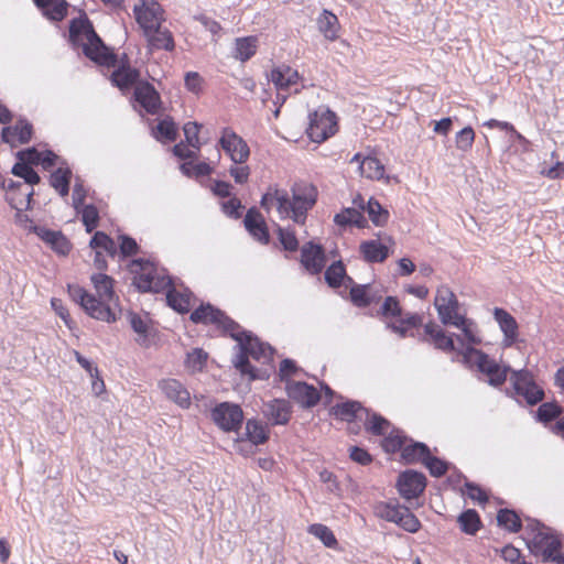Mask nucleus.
Returning <instances> with one entry per match:
<instances>
[{
  "label": "nucleus",
  "instance_id": "f257e3e1",
  "mask_svg": "<svg viewBox=\"0 0 564 564\" xmlns=\"http://www.w3.org/2000/svg\"><path fill=\"white\" fill-rule=\"evenodd\" d=\"M189 318L195 324H215L220 327L225 334H228L237 341L239 352L232 360L235 368L242 376H249L250 380L261 378L258 375V370L250 364L249 357L258 361L270 358L273 350L270 345L260 341L251 332L242 329L224 311L210 303L199 305L191 313Z\"/></svg>",
  "mask_w": 564,
  "mask_h": 564
},
{
  "label": "nucleus",
  "instance_id": "f03ea898",
  "mask_svg": "<svg viewBox=\"0 0 564 564\" xmlns=\"http://www.w3.org/2000/svg\"><path fill=\"white\" fill-rule=\"evenodd\" d=\"M292 197L285 189L274 188L262 195L260 205L267 212L272 205L276 206V210L282 219L291 218L297 225H304L307 213L316 204L317 191L308 183H295L291 187Z\"/></svg>",
  "mask_w": 564,
  "mask_h": 564
},
{
  "label": "nucleus",
  "instance_id": "7ed1b4c3",
  "mask_svg": "<svg viewBox=\"0 0 564 564\" xmlns=\"http://www.w3.org/2000/svg\"><path fill=\"white\" fill-rule=\"evenodd\" d=\"M68 42L74 50L82 48L91 62L106 67H115L117 55L104 43L85 12L73 18L68 26Z\"/></svg>",
  "mask_w": 564,
  "mask_h": 564
},
{
  "label": "nucleus",
  "instance_id": "20e7f679",
  "mask_svg": "<svg viewBox=\"0 0 564 564\" xmlns=\"http://www.w3.org/2000/svg\"><path fill=\"white\" fill-rule=\"evenodd\" d=\"M463 364L468 368H476L480 373L487 377L486 382L494 387H501L508 376H511L512 369L509 365H501L491 358L488 354L471 346H467L459 351Z\"/></svg>",
  "mask_w": 564,
  "mask_h": 564
},
{
  "label": "nucleus",
  "instance_id": "39448f33",
  "mask_svg": "<svg viewBox=\"0 0 564 564\" xmlns=\"http://www.w3.org/2000/svg\"><path fill=\"white\" fill-rule=\"evenodd\" d=\"M130 271L133 273L132 284L142 293H160L174 288L172 278L166 275L164 270L160 272L158 267L150 260L142 258L132 260Z\"/></svg>",
  "mask_w": 564,
  "mask_h": 564
},
{
  "label": "nucleus",
  "instance_id": "423d86ee",
  "mask_svg": "<svg viewBox=\"0 0 564 564\" xmlns=\"http://www.w3.org/2000/svg\"><path fill=\"white\" fill-rule=\"evenodd\" d=\"M509 380L511 388L506 389L505 393L518 404H522L523 400L527 405L534 406L544 400V389L536 383L534 375L529 369H514Z\"/></svg>",
  "mask_w": 564,
  "mask_h": 564
},
{
  "label": "nucleus",
  "instance_id": "0eeeda50",
  "mask_svg": "<svg viewBox=\"0 0 564 564\" xmlns=\"http://www.w3.org/2000/svg\"><path fill=\"white\" fill-rule=\"evenodd\" d=\"M525 531L529 535L528 549L533 555L541 556L543 562H550L562 547L561 539L554 530L539 520H530Z\"/></svg>",
  "mask_w": 564,
  "mask_h": 564
},
{
  "label": "nucleus",
  "instance_id": "6e6552de",
  "mask_svg": "<svg viewBox=\"0 0 564 564\" xmlns=\"http://www.w3.org/2000/svg\"><path fill=\"white\" fill-rule=\"evenodd\" d=\"M68 294L91 318L107 323H112L117 319L116 313L111 307L97 300L94 294L88 293L84 288L68 285Z\"/></svg>",
  "mask_w": 564,
  "mask_h": 564
},
{
  "label": "nucleus",
  "instance_id": "1a4fd4ad",
  "mask_svg": "<svg viewBox=\"0 0 564 564\" xmlns=\"http://www.w3.org/2000/svg\"><path fill=\"white\" fill-rule=\"evenodd\" d=\"M337 131V119L335 112L328 108H321L308 115L306 133L316 143L324 142Z\"/></svg>",
  "mask_w": 564,
  "mask_h": 564
},
{
  "label": "nucleus",
  "instance_id": "9d476101",
  "mask_svg": "<svg viewBox=\"0 0 564 564\" xmlns=\"http://www.w3.org/2000/svg\"><path fill=\"white\" fill-rule=\"evenodd\" d=\"M210 417L223 432L238 433L242 426L245 415L239 404L224 401L212 409Z\"/></svg>",
  "mask_w": 564,
  "mask_h": 564
},
{
  "label": "nucleus",
  "instance_id": "9b49d317",
  "mask_svg": "<svg viewBox=\"0 0 564 564\" xmlns=\"http://www.w3.org/2000/svg\"><path fill=\"white\" fill-rule=\"evenodd\" d=\"M133 13L143 34L161 26L164 21L163 9L154 0H140L138 4H134Z\"/></svg>",
  "mask_w": 564,
  "mask_h": 564
},
{
  "label": "nucleus",
  "instance_id": "f8f14e48",
  "mask_svg": "<svg viewBox=\"0 0 564 564\" xmlns=\"http://www.w3.org/2000/svg\"><path fill=\"white\" fill-rule=\"evenodd\" d=\"M235 164H243L250 155L248 143L230 128H224L218 141Z\"/></svg>",
  "mask_w": 564,
  "mask_h": 564
},
{
  "label": "nucleus",
  "instance_id": "ddd939ff",
  "mask_svg": "<svg viewBox=\"0 0 564 564\" xmlns=\"http://www.w3.org/2000/svg\"><path fill=\"white\" fill-rule=\"evenodd\" d=\"M426 487V477L423 473L413 469L402 471L397 481L400 496L406 500L417 498Z\"/></svg>",
  "mask_w": 564,
  "mask_h": 564
},
{
  "label": "nucleus",
  "instance_id": "4468645a",
  "mask_svg": "<svg viewBox=\"0 0 564 564\" xmlns=\"http://www.w3.org/2000/svg\"><path fill=\"white\" fill-rule=\"evenodd\" d=\"M285 391L290 399L304 409L315 406L321 400V394L317 389L305 381H288Z\"/></svg>",
  "mask_w": 564,
  "mask_h": 564
},
{
  "label": "nucleus",
  "instance_id": "2eb2a0df",
  "mask_svg": "<svg viewBox=\"0 0 564 564\" xmlns=\"http://www.w3.org/2000/svg\"><path fill=\"white\" fill-rule=\"evenodd\" d=\"M301 264L311 274L323 271L326 263V254L322 245L313 240L305 242L301 248Z\"/></svg>",
  "mask_w": 564,
  "mask_h": 564
},
{
  "label": "nucleus",
  "instance_id": "dca6fc26",
  "mask_svg": "<svg viewBox=\"0 0 564 564\" xmlns=\"http://www.w3.org/2000/svg\"><path fill=\"white\" fill-rule=\"evenodd\" d=\"M32 135L33 126L23 117L19 118L14 124L3 127L1 131L2 141L11 144L12 147L15 145V141L20 144L29 143Z\"/></svg>",
  "mask_w": 564,
  "mask_h": 564
},
{
  "label": "nucleus",
  "instance_id": "f3484780",
  "mask_svg": "<svg viewBox=\"0 0 564 564\" xmlns=\"http://www.w3.org/2000/svg\"><path fill=\"white\" fill-rule=\"evenodd\" d=\"M41 240L47 243L55 252L66 256L70 251L68 239L59 230H52L46 227L32 225L30 227Z\"/></svg>",
  "mask_w": 564,
  "mask_h": 564
},
{
  "label": "nucleus",
  "instance_id": "a211bd4d",
  "mask_svg": "<svg viewBox=\"0 0 564 564\" xmlns=\"http://www.w3.org/2000/svg\"><path fill=\"white\" fill-rule=\"evenodd\" d=\"M262 413L272 425H285L291 419L292 406L285 399H273L263 404Z\"/></svg>",
  "mask_w": 564,
  "mask_h": 564
},
{
  "label": "nucleus",
  "instance_id": "6ab92c4d",
  "mask_svg": "<svg viewBox=\"0 0 564 564\" xmlns=\"http://www.w3.org/2000/svg\"><path fill=\"white\" fill-rule=\"evenodd\" d=\"M164 395L182 409H188L192 404L191 393L186 387L176 379H164L159 382Z\"/></svg>",
  "mask_w": 564,
  "mask_h": 564
},
{
  "label": "nucleus",
  "instance_id": "aec40b11",
  "mask_svg": "<svg viewBox=\"0 0 564 564\" xmlns=\"http://www.w3.org/2000/svg\"><path fill=\"white\" fill-rule=\"evenodd\" d=\"M134 100L151 115H155L161 106L159 93L149 82H141L134 87Z\"/></svg>",
  "mask_w": 564,
  "mask_h": 564
},
{
  "label": "nucleus",
  "instance_id": "412c9836",
  "mask_svg": "<svg viewBox=\"0 0 564 564\" xmlns=\"http://www.w3.org/2000/svg\"><path fill=\"white\" fill-rule=\"evenodd\" d=\"M243 225L246 230L259 242L267 245L270 241V234L264 218L256 207L247 210Z\"/></svg>",
  "mask_w": 564,
  "mask_h": 564
},
{
  "label": "nucleus",
  "instance_id": "4be33fe9",
  "mask_svg": "<svg viewBox=\"0 0 564 564\" xmlns=\"http://www.w3.org/2000/svg\"><path fill=\"white\" fill-rule=\"evenodd\" d=\"M494 317L503 333V345L507 347L512 346L518 338V323L516 318L501 307H495Z\"/></svg>",
  "mask_w": 564,
  "mask_h": 564
},
{
  "label": "nucleus",
  "instance_id": "5701e85b",
  "mask_svg": "<svg viewBox=\"0 0 564 564\" xmlns=\"http://www.w3.org/2000/svg\"><path fill=\"white\" fill-rule=\"evenodd\" d=\"M110 80L113 86L118 87L121 91H126L141 83L140 72L131 67L130 64H119L112 72Z\"/></svg>",
  "mask_w": 564,
  "mask_h": 564
},
{
  "label": "nucleus",
  "instance_id": "b1692460",
  "mask_svg": "<svg viewBox=\"0 0 564 564\" xmlns=\"http://www.w3.org/2000/svg\"><path fill=\"white\" fill-rule=\"evenodd\" d=\"M268 78L273 83L278 91H286L291 86L297 83L300 75L296 69L282 64L273 67Z\"/></svg>",
  "mask_w": 564,
  "mask_h": 564
},
{
  "label": "nucleus",
  "instance_id": "393cba45",
  "mask_svg": "<svg viewBox=\"0 0 564 564\" xmlns=\"http://www.w3.org/2000/svg\"><path fill=\"white\" fill-rule=\"evenodd\" d=\"M359 252L368 263H381L389 257L388 247L380 240H364L359 245Z\"/></svg>",
  "mask_w": 564,
  "mask_h": 564
},
{
  "label": "nucleus",
  "instance_id": "a878e982",
  "mask_svg": "<svg viewBox=\"0 0 564 564\" xmlns=\"http://www.w3.org/2000/svg\"><path fill=\"white\" fill-rule=\"evenodd\" d=\"M144 36L151 51H173L175 47L173 34L169 29L162 25L149 31Z\"/></svg>",
  "mask_w": 564,
  "mask_h": 564
},
{
  "label": "nucleus",
  "instance_id": "bb28decb",
  "mask_svg": "<svg viewBox=\"0 0 564 564\" xmlns=\"http://www.w3.org/2000/svg\"><path fill=\"white\" fill-rule=\"evenodd\" d=\"M90 280L98 294L97 300L110 307V304L117 300L113 291V279L110 275L99 272L93 274Z\"/></svg>",
  "mask_w": 564,
  "mask_h": 564
},
{
  "label": "nucleus",
  "instance_id": "cd10ccee",
  "mask_svg": "<svg viewBox=\"0 0 564 564\" xmlns=\"http://www.w3.org/2000/svg\"><path fill=\"white\" fill-rule=\"evenodd\" d=\"M424 333L432 339L436 349L443 351H457L453 336L446 335V333L435 323L430 322L425 324Z\"/></svg>",
  "mask_w": 564,
  "mask_h": 564
},
{
  "label": "nucleus",
  "instance_id": "c85d7f7f",
  "mask_svg": "<svg viewBox=\"0 0 564 564\" xmlns=\"http://www.w3.org/2000/svg\"><path fill=\"white\" fill-rule=\"evenodd\" d=\"M334 223L341 228L355 226L359 229H364L368 227V221L364 214L354 207H345L340 213L335 214Z\"/></svg>",
  "mask_w": 564,
  "mask_h": 564
},
{
  "label": "nucleus",
  "instance_id": "c756f323",
  "mask_svg": "<svg viewBox=\"0 0 564 564\" xmlns=\"http://www.w3.org/2000/svg\"><path fill=\"white\" fill-rule=\"evenodd\" d=\"M72 170L65 161L61 162L54 172L50 176V185L62 196H67L69 193V185L72 180Z\"/></svg>",
  "mask_w": 564,
  "mask_h": 564
},
{
  "label": "nucleus",
  "instance_id": "7c9ffc66",
  "mask_svg": "<svg viewBox=\"0 0 564 564\" xmlns=\"http://www.w3.org/2000/svg\"><path fill=\"white\" fill-rule=\"evenodd\" d=\"M239 440H247L253 445H262L269 440V431L259 420L249 419L246 422V432Z\"/></svg>",
  "mask_w": 564,
  "mask_h": 564
},
{
  "label": "nucleus",
  "instance_id": "2f4dec72",
  "mask_svg": "<svg viewBox=\"0 0 564 564\" xmlns=\"http://www.w3.org/2000/svg\"><path fill=\"white\" fill-rule=\"evenodd\" d=\"M324 278L328 286L333 289L341 286L344 282L354 283L352 278L347 275L346 268L341 260L333 262L325 270Z\"/></svg>",
  "mask_w": 564,
  "mask_h": 564
},
{
  "label": "nucleus",
  "instance_id": "473e14b6",
  "mask_svg": "<svg viewBox=\"0 0 564 564\" xmlns=\"http://www.w3.org/2000/svg\"><path fill=\"white\" fill-rule=\"evenodd\" d=\"M364 409L365 408L359 401L347 400L332 406L330 414L338 420L352 422L357 419L358 412L364 411Z\"/></svg>",
  "mask_w": 564,
  "mask_h": 564
},
{
  "label": "nucleus",
  "instance_id": "72a5a7b5",
  "mask_svg": "<svg viewBox=\"0 0 564 564\" xmlns=\"http://www.w3.org/2000/svg\"><path fill=\"white\" fill-rule=\"evenodd\" d=\"M257 37H238L235 41L234 57L242 63L249 61L257 52Z\"/></svg>",
  "mask_w": 564,
  "mask_h": 564
},
{
  "label": "nucleus",
  "instance_id": "f704fd0d",
  "mask_svg": "<svg viewBox=\"0 0 564 564\" xmlns=\"http://www.w3.org/2000/svg\"><path fill=\"white\" fill-rule=\"evenodd\" d=\"M427 454H430V447L425 443L411 440L410 444H405L402 448L401 457L405 463L413 464L422 463Z\"/></svg>",
  "mask_w": 564,
  "mask_h": 564
},
{
  "label": "nucleus",
  "instance_id": "c9c22d12",
  "mask_svg": "<svg viewBox=\"0 0 564 564\" xmlns=\"http://www.w3.org/2000/svg\"><path fill=\"white\" fill-rule=\"evenodd\" d=\"M191 296L192 293L189 291H185L184 293L178 292L175 286L170 288L166 291V301L170 307L178 313H187L191 308Z\"/></svg>",
  "mask_w": 564,
  "mask_h": 564
},
{
  "label": "nucleus",
  "instance_id": "e433bc0d",
  "mask_svg": "<svg viewBox=\"0 0 564 564\" xmlns=\"http://www.w3.org/2000/svg\"><path fill=\"white\" fill-rule=\"evenodd\" d=\"M564 408L556 401L543 402L535 412V420L540 423L547 424L556 419H561Z\"/></svg>",
  "mask_w": 564,
  "mask_h": 564
},
{
  "label": "nucleus",
  "instance_id": "4c0bfd02",
  "mask_svg": "<svg viewBox=\"0 0 564 564\" xmlns=\"http://www.w3.org/2000/svg\"><path fill=\"white\" fill-rule=\"evenodd\" d=\"M366 213L371 223L377 227H383L388 224L390 214L376 198L370 197L366 205Z\"/></svg>",
  "mask_w": 564,
  "mask_h": 564
},
{
  "label": "nucleus",
  "instance_id": "58836bf2",
  "mask_svg": "<svg viewBox=\"0 0 564 564\" xmlns=\"http://www.w3.org/2000/svg\"><path fill=\"white\" fill-rule=\"evenodd\" d=\"M403 509H405V506H401L398 502L382 501L376 506V514L386 521L393 522L399 525L403 513L401 510Z\"/></svg>",
  "mask_w": 564,
  "mask_h": 564
},
{
  "label": "nucleus",
  "instance_id": "ea45409f",
  "mask_svg": "<svg viewBox=\"0 0 564 564\" xmlns=\"http://www.w3.org/2000/svg\"><path fill=\"white\" fill-rule=\"evenodd\" d=\"M457 522L459 524L460 530L465 534L469 535H475L481 527L480 517L475 509H467L463 511L458 516Z\"/></svg>",
  "mask_w": 564,
  "mask_h": 564
},
{
  "label": "nucleus",
  "instance_id": "a19ab883",
  "mask_svg": "<svg viewBox=\"0 0 564 564\" xmlns=\"http://www.w3.org/2000/svg\"><path fill=\"white\" fill-rule=\"evenodd\" d=\"M366 413L365 427L373 435L381 436L390 427V422L377 412L364 409Z\"/></svg>",
  "mask_w": 564,
  "mask_h": 564
},
{
  "label": "nucleus",
  "instance_id": "79ce46f5",
  "mask_svg": "<svg viewBox=\"0 0 564 564\" xmlns=\"http://www.w3.org/2000/svg\"><path fill=\"white\" fill-rule=\"evenodd\" d=\"M318 30L323 35L330 41L337 37L338 32V19L328 10H324L317 20Z\"/></svg>",
  "mask_w": 564,
  "mask_h": 564
},
{
  "label": "nucleus",
  "instance_id": "37998d69",
  "mask_svg": "<svg viewBox=\"0 0 564 564\" xmlns=\"http://www.w3.org/2000/svg\"><path fill=\"white\" fill-rule=\"evenodd\" d=\"M360 174L369 180H381L384 174L383 164L375 156H366L359 164Z\"/></svg>",
  "mask_w": 564,
  "mask_h": 564
},
{
  "label": "nucleus",
  "instance_id": "c03bdc74",
  "mask_svg": "<svg viewBox=\"0 0 564 564\" xmlns=\"http://www.w3.org/2000/svg\"><path fill=\"white\" fill-rule=\"evenodd\" d=\"M275 231L278 240L284 251L295 252L299 250L300 242L296 237L295 230L291 226H278Z\"/></svg>",
  "mask_w": 564,
  "mask_h": 564
},
{
  "label": "nucleus",
  "instance_id": "a18cd8bd",
  "mask_svg": "<svg viewBox=\"0 0 564 564\" xmlns=\"http://www.w3.org/2000/svg\"><path fill=\"white\" fill-rule=\"evenodd\" d=\"M351 284L349 295L354 305L358 307H367L373 303L370 284Z\"/></svg>",
  "mask_w": 564,
  "mask_h": 564
},
{
  "label": "nucleus",
  "instance_id": "49530a36",
  "mask_svg": "<svg viewBox=\"0 0 564 564\" xmlns=\"http://www.w3.org/2000/svg\"><path fill=\"white\" fill-rule=\"evenodd\" d=\"M497 522L499 527L505 528L510 532H519L522 529L521 519L510 509H500L497 514Z\"/></svg>",
  "mask_w": 564,
  "mask_h": 564
},
{
  "label": "nucleus",
  "instance_id": "de8ad7c7",
  "mask_svg": "<svg viewBox=\"0 0 564 564\" xmlns=\"http://www.w3.org/2000/svg\"><path fill=\"white\" fill-rule=\"evenodd\" d=\"M308 532L315 538H317L326 547L335 549L338 545L334 532L325 524H311L308 527Z\"/></svg>",
  "mask_w": 564,
  "mask_h": 564
},
{
  "label": "nucleus",
  "instance_id": "09e8293b",
  "mask_svg": "<svg viewBox=\"0 0 564 564\" xmlns=\"http://www.w3.org/2000/svg\"><path fill=\"white\" fill-rule=\"evenodd\" d=\"M422 464L426 467L430 475L435 478L443 477L451 466L448 462L433 456L431 453L423 458Z\"/></svg>",
  "mask_w": 564,
  "mask_h": 564
},
{
  "label": "nucleus",
  "instance_id": "8fccbe9b",
  "mask_svg": "<svg viewBox=\"0 0 564 564\" xmlns=\"http://www.w3.org/2000/svg\"><path fill=\"white\" fill-rule=\"evenodd\" d=\"M11 173L14 176L23 178L28 185H36L41 182V177L37 172L30 165H26L25 162H17L11 170Z\"/></svg>",
  "mask_w": 564,
  "mask_h": 564
},
{
  "label": "nucleus",
  "instance_id": "3c124183",
  "mask_svg": "<svg viewBox=\"0 0 564 564\" xmlns=\"http://www.w3.org/2000/svg\"><path fill=\"white\" fill-rule=\"evenodd\" d=\"M68 3L65 0H52V2L41 11L43 15L52 21H62L67 14Z\"/></svg>",
  "mask_w": 564,
  "mask_h": 564
},
{
  "label": "nucleus",
  "instance_id": "603ef678",
  "mask_svg": "<svg viewBox=\"0 0 564 564\" xmlns=\"http://www.w3.org/2000/svg\"><path fill=\"white\" fill-rule=\"evenodd\" d=\"M82 212V221L87 232L94 231L99 225V212L94 204H88L79 209Z\"/></svg>",
  "mask_w": 564,
  "mask_h": 564
},
{
  "label": "nucleus",
  "instance_id": "864d4df0",
  "mask_svg": "<svg viewBox=\"0 0 564 564\" xmlns=\"http://www.w3.org/2000/svg\"><path fill=\"white\" fill-rule=\"evenodd\" d=\"M408 441L406 436L401 435L399 430H393L387 437H384L382 446L388 453L401 452Z\"/></svg>",
  "mask_w": 564,
  "mask_h": 564
},
{
  "label": "nucleus",
  "instance_id": "5fc2aeb1",
  "mask_svg": "<svg viewBox=\"0 0 564 564\" xmlns=\"http://www.w3.org/2000/svg\"><path fill=\"white\" fill-rule=\"evenodd\" d=\"M475 132L470 126L459 130L455 135V145L462 152H468L474 144Z\"/></svg>",
  "mask_w": 564,
  "mask_h": 564
},
{
  "label": "nucleus",
  "instance_id": "6e6d98bb",
  "mask_svg": "<svg viewBox=\"0 0 564 564\" xmlns=\"http://www.w3.org/2000/svg\"><path fill=\"white\" fill-rule=\"evenodd\" d=\"M207 352L202 348H194L192 351L187 352L186 357V367L192 371H200L206 361H207Z\"/></svg>",
  "mask_w": 564,
  "mask_h": 564
},
{
  "label": "nucleus",
  "instance_id": "4d7b16f0",
  "mask_svg": "<svg viewBox=\"0 0 564 564\" xmlns=\"http://www.w3.org/2000/svg\"><path fill=\"white\" fill-rule=\"evenodd\" d=\"M158 139L163 138L166 141H175L177 137V129L171 119H163L156 126Z\"/></svg>",
  "mask_w": 564,
  "mask_h": 564
},
{
  "label": "nucleus",
  "instance_id": "13d9d810",
  "mask_svg": "<svg viewBox=\"0 0 564 564\" xmlns=\"http://www.w3.org/2000/svg\"><path fill=\"white\" fill-rule=\"evenodd\" d=\"M200 127L202 126L195 121H189V122L185 123L183 127V131H184V135H185V140H186L187 144L189 147L194 148L195 150H199V148H200V141H199V137H198Z\"/></svg>",
  "mask_w": 564,
  "mask_h": 564
},
{
  "label": "nucleus",
  "instance_id": "bf43d9fd",
  "mask_svg": "<svg viewBox=\"0 0 564 564\" xmlns=\"http://www.w3.org/2000/svg\"><path fill=\"white\" fill-rule=\"evenodd\" d=\"M380 313L384 317H401L402 307L399 300L395 296H387L381 305Z\"/></svg>",
  "mask_w": 564,
  "mask_h": 564
},
{
  "label": "nucleus",
  "instance_id": "052dcab7",
  "mask_svg": "<svg viewBox=\"0 0 564 564\" xmlns=\"http://www.w3.org/2000/svg\"><path fill=\"white\" fill-rule=\"evenodd\" d=\"M401 511L403 513L400 519L399 527L410 533L417 532L421 528L420 520L409 510L408 507H405V509H403Z\"/></svg>",
  "mask_w": 564,
  "mask_h": 564
},
{
  "label": "nucleus",
  "instance_id": "680f3d73",
  "mask_svg": "<svg viewBox=\"0 0 564 564\" xmlns=\"http://www.w3.org/2000/svg\"><path fill=\"white\" fill-rule=\"evenodd\" d=\"M297 371H300V368L296 362L293 359L285 358L280 362L278 376L280 381L285 382L286 386L288 381H291L290 377L296 375Z\"/></svg>",
  "mask_w": 564,
  "mask_h": 564
},
{
  "label": "nucleus",
  "instance_id": "e2e57ef3",
  "mask_svg": "<svg viewBox=\"0 0 564 564\" xmlns=\"http://www.w3.org/2000/svg\"><path fill=\"white\" fill-rule=\"evenodd\" d=\"M119 250L123 258L131 257L139 251V246L132 237L128 235L119 236Z\"/></svg>",
  "mask_w": 564,
  "mask_h": 564
},
{
  "label": "nucleus",
  "instance_id": "0e129e2a",
  "mask_svg": "<svg viewBox=\"0 0 564 564\" xmlns=\"http://www.w3.org/2000/svg\"><path fill=\"white\" fill-rule=\"evenodd\" d=\"M319 480L326 485L327 491L335 496H340L341 488L337 480V477L329 470L323 469L319 471Z\"/></svg>",
  "mask_w": 564,
  "mask_h": 564
},
{
  "label": "nucleus",
  "instance_id": "69168bd1",
  "mask_svg": "<svg viewBox=\"0 0 564 564\" xmlns=\"http://www.w3.org/2000/svg\"><path fill=\"white\" fill-rule=\"evenodd\" d=\"M15 156L18 162H25L26 165H40L41 152L34 147L18 151Z\"/></svg>",
  "mask_w": 564,
  "mask_h": 564
},
{
  "label": "nucleus",
  "instance_id": "338daca9",
  "mask_svg": "<svg viewBox=\"0 0 564 564\" xmlns=\"http://www.w3.org/2000/svg\"><path fill=\"white\" fill-rule=\"evenodd\" d=\"M466 495L469 499L477 501L479 503H486L488 501V496L485 490L473 481H465Z\"/></svg>",
  "mask_w": 564,
  "mask_h": 564
},
{
  "label": "nucleus",
  "instance_id": "774afa93",
  "mask_svg": "<svg viewBox=\"0 0 564 564\" xmlns=\"http://www.w3.org/2000/svg\"><path fill=\"white\" fill-rule=\"evenodd\" d=\"M243 208L240 199L237 197H230L228 200L221 204V209L226 216L232 219H238L241 216L240 209Z\"/></svg>",
  "mask_w": 564,
  "mask_h": 564
}]
</instances>
